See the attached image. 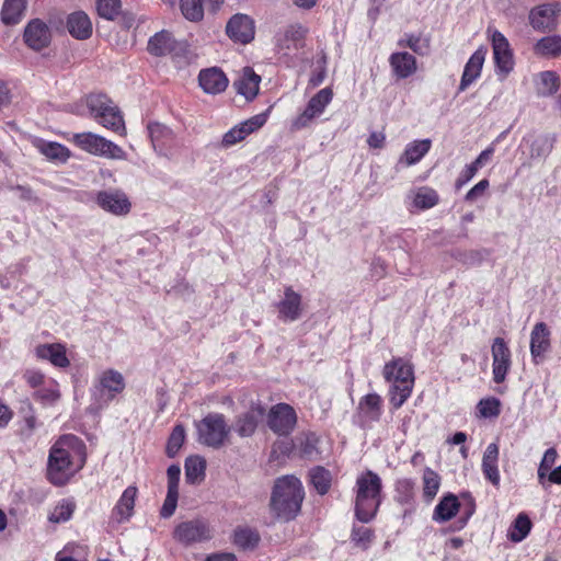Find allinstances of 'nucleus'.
<instances>
[{"mask_svg":"<svg viewBox=\"0 0 561 561\" xmlns=\"http://www.w3.org/2000/svg\"><path fill=\"white\" fill-rule=\"evenodd\" d=\"M278 311V319L283 322H294L298 320L302 313V298L301 295L293 289L286 287L284 297L276 305Z\"/></svg>","mask_w":561,"mask_h":561,"instance_id":"18","label":"nucleus"},{"mask_svg":"<svg viewBox=\"0 0 561 561\" xmlns=\"http://www.w3.org/2000/svg\"><path fill=\"white\" fill-rule=\"evenodd\" d=\"M226 33L233 42L248 44L255 35L254 21L247 14L237 13L229 19Z\"/></svg>","mask_w":561,"mask_h":561,"instance_id":"16","label":"nucleus"},{"mask_svg":"<svg viewBox=\"0 0 561 561\" xmlns=\"http://www.w3.org/2000/svg\"><path fill=\"white\" fill-rule=\"evenodd\" d=\"M198 83L205 93L215 95L227 89L229 80L221 69L211 67L199 71Z\"/></svg>","mask_w":561,"mask_h":561,"instance_id":"19","label":"nucleus"},{"mask_svg":"<svg viewBox=\"0 0 561 561\" xmlns=\"http://www.w3.org/2000/svg\"><path fill=\"white\" fill-rule=\"evenodd\" d=\"M85 445L78 436H60L50 447L47 479L57 486L67 484L85 465Z\"/></svg>","mask_w":561,"mask_h":561,"instance_id":"1","label":"nucleus"},{"mask_svg":"<svg viewBox=\"0 0 561 561\" xmlns=\"http://www.w3.org/2000/svg\"><path fill=\"white\" fill-rule=\"evenodd\" d=\"M460 503L454 494L445 495L436 505L433 519L435 522H447L451 519L459 511Z\"/></svg>","mask_w":561,"mask_h":561,"instance_id":"35","label":"nucleus"},{"mask_svg":"<svg viewBox=\"0 0 561 561\" xmlns=\"http://www.w3.org/2000/svg\"><path fill=\"white\" fill-rule=\"evenodd\" d=\"M89 115L106 129L126 136V126L118 106L105 94L91 93L83 100Z\"/></svg>","mask_w":561,"mask_h":561,"instance_id":"5","label":"nucleus"},{"mask_svg":"<svg viewBox=\"0 0 561 561\" xmlns=\"http://www.w3.org/2000/svg\"><path fill=\"white\" fill-rule=\"evenodd\" d=\"M550 346V331L547 324L543 322L536 323L530 333V354L533 360L538 364L545 357Z\"/></svg>","mask_w":561,"mask_h":561,"instance_id":"21","label":"nucleus"},{"mask_svg":"<svg viewBox=\"0 0 561 561\" xmlns=\"http://www.w3.org/2000/svg\"><path fill=\"white\" fill-rule=\"evenodd\" d=\"M560 12L561 8L558 3L537 5L529 12V23L537 31H551L557 25V16Z\"/></svg>","mask_w":561,"mask_h":561,"instance_id":"17","label":"nucleus"},{"mask_svg":"<svg viewBox=\"0 0 561 561\" xmlns=\"http://www.w3.org/2000/svg\"><path fill=\"white\" fill-rule=\"evenodd\" d=\"M173 538L187 547L210 540L213 531L205 520L192 519L180 523L174 528Z\"/></svg>","mask_w":561,"mask_h":561,"instance_id":"9","label":"nucleus"},{"mask_svg":"<svg viewBox=\"0 0 561 561\" xmlns=\"http://www.w3.org/2000/svg\"><path fill=\"white\" fill-rule=\"evenodd\" d=\"M489 185L490 183L486 179L481 180L471 190L468 191V193L465 196L466 201L474 202L477 198L484 194Z\"/></svg>","mask_w":561,"mask_h":561,"instance_id":"61","label":"nucleus"},{"mask_svg":"<svg viewBox=\"0 0 561 561\" xmlns=\"http://www.w3.org/2000/svg\"><path fill=\"white\" fill-rule=\"evenodd\" d=\"M310 481L319 494H325L331 486V474L322 467H317L310 472Z\"/></svg>","mask_w":561,"mask_h":561,"instance_id":"45","label":"nucleus"},{"mask_svg":"<svg viewBox=\"0 0 561 561\" xmlns=\"http://www.w3.org/2000/svg\"><path fill=\"white\" fill-rule=\"evenodd\" d=\"M95 202L104 211L115 216H125L131 208L127 195L119 190L100 191L96 194Z\"/></svg>","mask_w":561,"mask_h":561,"instance_id":"15","label":"nucleus"},{"mask_svg":"<svg viewBox=\"0 0 561 561\" xmlns=\"http://www.w3.org/2000/svg\"><path fill=\"white\" fill-rule=\"evenodd\" d=\"M305 497L302 484L295 476H284L275 481L272 496L271 511L280 520L294 519L301 508Z\"/></svg>","mask_w":561,"mask_h":561,"instance_id":"2","label":"nucleus"},{"mask_svg":"<svg viewBox=\"0 0 561 561\" xmlns=\"http://www.w3.org/2000/svg\"><path fill=\"white\" fill-rule=\"evenodd\" d=\"M176 47V42L168 31L154 34L148 42V51L153 56H167Z\"/></svg>","mask_w":561,"mask_h":561,"instance_id":"32","label":"nucleus"},{"mask_svg":"<svg viewBox=\"0 0 561 561\" xmlns=\"http://www.w3.org/2000/svg\"><path fill=\"white\" fill-rule=\"evenodd\" d=\"M551 150V144L546 137H538L531 141L530 159L545 158Z\"/></svg>","mask_w":561,"mask_h":561,"instance_id":"53","label":"nucleus"},{"mask_svg":"<svg viewBox=\"0 0 561 561\" xmlns=\"http://www.w3.org/2000/svg\"><path fill=\"white\" fill-rule=\"evenodd\" d=\"M400 47H408L420 56H427L431 51V37L422 33H405L399 41Z\"/></svg>","mask_w":561,"mask_h":561,"instance_id":"34","label":"nucleus"},{"mask_svg":"<svg viewBox=\"0 0 561 561\" xmlns=\"http://www.w3.org/2000/svg\"><path fill=\"white\" fill-rule=\"evenodd\" d=\"M492 374L495 383L505 381L512 367V353L502 337H495L491 345Z\"/></svg>","mask_w":561,"mask_h":561,"instance_id":"12","label":"nucleus"},{"mask_svg":"<svg viewBox=\"0 0 561 561\" xmlns=\"http://www.w3.org/2000/svg\"><path fill=\"white\" fill-rule=\"evenodd\" d=\"M381 486L380 477L370 470L357 477L355 516L362 523L375 517L381 502Z\"/></svg>","mask_w":561,"mask_h":561,"instance_id":"4","label":"nucleus"},{"mask_svg":"<svg viewBox=\"0 0 561 561\" xmlns=\"http://www.w3.org/2000/svg\"><path fill=\"white\" fill-rule=\"evenodd\" d=\"M197 440L208 447L219 449L227 444L231 427L220 413H209L196 423Z\"/></svg>","mask_w":561,"mask_h":561,"instance_id":"6","label":"nucleus"},{"mask_svg":"<svg viewBox=\"0 0 561 561\" xmlns=\"http://www.w3.org/2000/svg\"><path fill=\"white\" fill-rule=\"evenodd\" d=\"M185 439V430L182 425L174 426L167 445V454L174 457L182 447Z\"/></svg>","mask_w":561,"mask_h":561,"instance_id":"49","label":"nucleus"},{"mask_svg":"<svg viewBox=\"0 0 561 561\" xmlns=\"http://www.w3.org/2000/svg\"><path fill=\"white\" fill-rule=\"evenodd\" d=\"M386 136L381 131H373L368 139L367 144L371 148H382L385 145Z\"/></svg>","mask_w":561,"mask_h":561,"instance_id":"63","label":"nucleus"},{"mask_svg":"<svg viewBox=\"0 0 561 561\" xmlns=\"http://www.w3.org/2000/svg\"><path fill=\"white\" fill-rule=\"evenodd\" d=\"M121 0H96L99 14L107 20H113L119 11Z\"/></svg>","mask_w":561,"mask_h":561,"instance_id":"52","label":"nucleus"},{"mask_svg":"<svg viewBox=\"0 0 561 561\" xmlns=\"http://www.w3.org/2000/svg\"><path fill=\"white\" fill-rule=\"evenodd\" d=\"M34 398L39 400L44 404H54L60 398L58 383H54L51 387L43 388L34 393Z\"/></svg>","mask_w":561,"mask_h":561,"instance_id":"55","label":"nucleus"},{"mask_svg":"<svg viewBox=\"0 0 561 561\" xmlns=\"http://www.w3.org/2000/svg\"><path fill=\"white\" fill-rule=\"evenodd\" d=\"M374 533L370 528L360 526L354 527L352 530V540L363 549H367L371 542Z\"/></svg>","mask_w":561,"mask_h":561,"instance_id":"54","label":"nucleus"},{"mask_svg":"<svg viewBox=\"0 0 561 561\" xmlns=\"http://www.w3.org/2000/svg\"><path fill=\"white\" fill-rule=\"evenodd\" d=\"M321 115L318 113L314 108H311V106L307 105L305 111L298 115L295 121L293 122V128L296 130L302 129L307 127L313 118Z\"/></svg>","mask_w":561,"mask_h":561,"instance_id":"57","label":"nucleus"},{"mask_svg":"<svg viewBox=\"0 0 561 561\" xmlns=\"http://www.w3.org/2000/svg\"><path fill=\"white\" fill-rule=\"evenodd\" d=\"M67 28L77 39H87L92 34L91 20L82 11L73 12L68 16Z\"/></svg>","mask_w":561,"mask_h":561,"instance_id":"30","label":"nucleus"},{"mask_svg":"<svg viewBox=\"0 0 561 561\" xmlns=\"http://www.w3.org/2000/svg\"><path fill=\"white\" fill-rule=\"evenodd\" d=\"M23 378L32 387H39L44 382V374L39 370L28 369L24 373Z\"/></svg>","mask_w":561,"mask_h":561,"instance_id":"62","label":"nucleus"},{"mask_svg":"<svg viewBox=\"0 0 561 561\" xmlns=\"http://www.w3.org/2000/svg\"><path fill=\"white\" fill-rule=\"evenodd\" d=\"M183 16L192 22H198L204 16L202 0H180Z\"/></svg>","mask_w":561,"mask_h":561,"instance_id":"43","label":"nucleus"},{"mask_svg":"<svg viewBox=\"0 0 561 561\" xmlns=\"http://www.w3.org/2000/svg\"><path fill=\"white\" fill-rule=\"evenodd\" d=\"M263 414L264 410L259 407L238 416L233 425L234 431L240 437L252 436L257 427L259 417Z\"/></svg>","mask_w":561,"mask_h":561,"instance_id":"31","label":"nucleus"},{"mask_svg":"<svg viewBox=\"0 0 561 561\" xmlns=\"http://www.w3.org/2000/svg\"><path fill=\"white\" fill-rule=\"evenodd\" d=\"M440 485L439 476L432 469L426 468L423 473V495L427 500H433Z\"/></svg>","mask_w":561,"mask_h":561,"instance_id":"47","label":"nucleus"},{"mask_svg":"<svg viewBox=\"0 0 561 561\" xmlns=\"http://www.w3.org/2000/svg\"><path fill=\"white\" fill-rule=\"evenodd\" d=\"M558 458L556 448H549L543 454V457L539 463L537 471L538 482L546 488L547 486V473L552 469Z\"/></svg>","mask_w":561,"mask_h":561,"instance_id":"46","label":"nucleus"},{"mask_svg":"<svg viewBox=\"0 0 561 561\" xmlns=\"http://www.w3.org/2000/svg\"><path fill=\"white\" fill-rule=\"evenodd\" d=\"M501 402L496 398H486L478 403V411L482 417H495L500 414Z\"/></svg>","mask_w":561,"mask_h":561,"instance_id":"51","label":"nucleus"},{"mask_svg":"<svg viewBox=\"0 0 561 561\" xmlns=\"http://www.w3.org/2000/svg\"><path fill=\"white\" fill-rule=\"evenodd\" d=\"M297 423L294 408L287 403H278L271 408L267 414V425L277 435L290 434Z\"/></svg>","mask_w":561,"mask_h":561,"instance_id":"11","label":"nucleus"},{"mask_svg":"<svg viewBox=\"0 0 561 561\" xmlns=\"http://www.w3.org/2000/svg\"><path fill=\"white\" fill-rule=\"evenodd\" d=\"M494 146L491 145L490 147L484 149L473 162L466 165V168L462 170V172L456 180V187L460 188L462 185L467 184L476 175L478 170L491 159V157L494 153Z\"/></svg>","mask_w":561,"mask_h":561,"instance_id":"33","label":"nucleus"},{"mask_svg":"<svg viewBox=\"0 0 561 561\" xmlns=\"http://www.w3.org/2000/svg\"><path fill=\"white\" fill-rule=\"evenodd\" d=\"M138 490L135 485H129L122 493L117 503L112 510V519L118 524L126 523L134 514L135 502Z\"/></svg>","mask_w":561,"mask_h":561,"instance_id":"23","label":"nucleus"},{"mask_svg":"<svg viewBox=\"0 0 561 561\" xmlns=\"http://www.w3.org/2000/svg\"><path fill=\"white\" fill-rule=\"evenodd\" d=\"M259 540V534L250 528H239L233 535V542L242 549H253Z\"/></svg>","mask_w":561,"mask_h":561,"instance_id":"44","label":"nucleus"},{"mask_svg":"<svg viewBox=\"0 0 561 561\" xmlns=\"http://www.w3.org/2000/svg\"><path fill=\"white\" fill-rule=\"evenodd\" d=\"M560 87L559 76L554 71H542L538 76L537 91L539 95L548 96L554 94Z\"/></svg>","mask_w":561,"mask_h":561,"instance_id":"40","label":"nucleus"},{"mask_svg":"<svg viewBox=\"0 0 561 561\" xmlns=\"http://www.w3.org/2000/svg\"><path fill=\"white\" fill-rule=\"evenodd\" d=\"M382 376L390 383V404L393 409L401 408L413 391L415 381L413 365L403 357H394L385 364Z\"/></svg>","mask_w":561,"mask_h":561,"instance_id":"3","label":"nucleus"},{"mask_svg":"<svg viewBox=\"0 0 561 561\" xmlns=\"http://www.w3.org/2000/svg\"><path fill=\"white\" fill-rule=\"evenodd\" d=\"M485 56L486 48L483 46L479 47L470 56L469 60L465 65L460 84L458 87L459 92L466 91L481 76Z\"/></svg>","mask_w":561,"mask_h":561,"instance_id":"20","label":"nucleus"},{"mask_svg":"<svg viewBox=\"0 0 561 561\" xmlns=\"http://www.w3.org/2000/svg\"><path fill=\"white\" fill-rule=\"evenodd\" d=\"M168 491H179L181 468L178 465H171L167 470Z\"/></svg>","mask_w":561,"mask_h":561,"instance_id":"60","label":"nucleus"},{"mask_svg":"<svg viewBox=\"0 0 561 561\" xmlns=\"http://www.w3.org/2000/svg\"><path fill=\"white\" fill-rule=\"evenodd\" d=\"M432 141L430 139L414 140L407 145L398 164L410 167L419 161L430 151Z\"/></svg>","mask_w":561,"mask_h":561,"instance_id":"29","label":"nucleus"},{"mask_svg":"<svg viewBox=\"0 0 561 561\" xmlns=\"http://www.w3.org/2000/svg\"><path fill=\"white\" fill-rule=\"evenodd\" d=\"M179 491H168L164 499L163 505L160 511V515L163 518L171 517L178 506Z\"/></svg>","mask_w":561,"mask_h":561,"instance_id":"56","label":"nucleus"},{"mask_svg":"<svg viewBox=\"0 0 561 561\" xmlns=\"http://www.w3.org/2000/svg\"><path fill=\"white\" fill-rule=\"evenodd\" d=\"M261 77L250 67H244L234 80L233 87L236 91L243 95L245 100L252 101L259 93Z\"/></svg>","mask_w":561,"mask_h":561,"instance_id":"24","label":"nucleus"},{"mask_svg":"<svg viewBox=\"0 0 561 561\" xmlns=\"http://www.w3.org/2000/svg\"><path fill=\"white\" fill-rule=\"evenodd\" d=\"M70 141L81 150L96 157L112 160H125L127 157L118 145L91 131L73 134Z\"/></svg>","mask_w":561,"mask_h":561,"instance_id":"7","label":"nucleus"},{"mask_svg":"<svg viewBox=\"0 0 561 561\" xmlns=\"http://www.w3.org/2000/svg\"><path fill=\"white\" fill-rule=\"evenodd\" d=\"M488 37L491 42L495 73L499 80H505L514 70L515 60L508 39L496 28L488 27Z\"/></svg>","mask_w":561,"mask_h":561,"instance_id":"8","label":"nucleus"},{"mask_svg":"<svg viewBox=\"0 0 561 561\" xmlns=\"http://www.w3.org/2000/svg\"><path fill=\"white\" fill-rule=\"evenodd\" d=\"M500 449L497 444L491 443L488 445L482 457V472L484 478L491 482L494 486L500 485L501 477L497 467Z\"/></svg>","mask_w":561,"mask_h":561,"instance_id":"26","label":"nucleus"},{"mask_svg":"<svg viewBox=\"0 0 561 561\" xmlns=\"http://www.w3.org/2000/svg\"><path fill=\"white\" fill-rule=\"evenodd\" d=\"M307 30L300 24H290L279 30L275 35V51L288 57L304 46Z\"/></svg>","mask_w":561,"mask_h":561,"instance_id":"10","label":"nucleus"},{"mask_svg":"<svg viewBox=\"0 0 561 561\" xmlns=\"http://www.w3.org/2000/svg\"><path fill=\"white\" fill-rule=\"evenodd\" d=\"M26 0H4L1 10V20L4 24H16L23 18Z\"/></svg>","mask_w":561,"mask_h":561,"instance_id":"38","label":"nucleus"},{"mask_svg":"<svg viewBox=\"0 0 561 561\" xmlns=\"http://www.w3.org/2000/svg\"><path fill=\"white\" fill-rule=\"evenodd\" d=\"M76 504L70 500L59 502L49 515L51 523H64L71 518Z\"/></svg>","mask_w":561,"mask_h":561,"instance_id":"48","label":"nucleus"},{"mask_svg":"<svg viewBox=\"0 0 561 561\" xmlns=\"http://www.w3.org/2000/svg\"><path fill=\"white\" fill-rule=\"evenodd\" d=\"M35 354L39 359H46L59 368H66L70 365L66 347L60 343L41 344L36 346Z\"/></svg>","mask_w":561,"mask_h":561,"instance_id":"27","label":"nucleus"},{"mask_svg":"<svg viewBox=\"0 0 561 561\" xmlns=\"http://www.w3.org/2000/svg\"><path fill=\"white\" fill-rule=\"evenodd\" d=\"M148 133L153 146L156 147V145L160 142L162 138L170 134V130L162 124L151 123L148 125Z\"/></svg>","mask_w":561,"mask_h":561,"instance_id":"59","label":"nucleus"},{"mask_svg":"<svg viewBox=\"0 0 561 561\" xmlns=\"http://www.w3.org/2000/svg\"><path fill=\"white\" fill-rule=\"evenodd\" d=\"M24 41L26 45L34 50H41L47 47L50 43L48 26L39 20L31 21L25 27Z\"/></svg>","mask_w":561,"mask_h":561,"instance_id":"22","label":"nucleus"},{"mask_svg":"<svg viewBox=\"0 0 561 561\" xmlns=\"http://www.w3.org/2000/svg\"><path fill=\"white\" fill-rule=\"evenodd\" d=\"M531 529V522L526 514H519L512 528L508 530V538L513 542H519L529 534Z\"/></svg>","mask_w":561,"mask_h":561,"instance_id":"42","label":"nucleus"},{"mask_svg":"<svg viewBox=\"0 0 561 561\" xmlns=\"http://www.w3.org/2000/svg\"><path fill=\"white\" fill-rule=\"evenodd\" d=\"M389 64L393 75L399 79L409 78L417 70L416 58L408 51L391 54Z\"/></svg>","mask_w":561,"mask_h":561,"instance_id":"28","label":"nucleus"},{"mask_svg":"<svg viewBox=\"0 0 561 561\" xmlns=\"http://www.w3.org/2000/svg\"><path fill=\"white\" fill-rule=\"evenodd\" d=\"M98 388L106 400H113L125 389V379L123 375L115 369H106L99 376Z\"/></svg>","mask_w":561,"mask_h":561,"instance_id":"25","label":"nucleus"},{"mask_svg":"<svg viewBox=\"0 0 561 561\" xmlns=\"http://www.w3.org/2000/svg\"><path fill=\"white\" fill-rule=\"evenodd\" d=\"M267 113L268 110L232 127L222 136L221 146L224 148H229L245 139L250 134L260 129L267 121Z\"/></svg>","mask_w":561,"mask_h":561,"instance_id":"14","label":"nucleus"},{"mask_svg":"<svg viewBox=\"0 0 561 561\" xmlns=\"http://www.w3.org/2000/svg\"><path fill=\"white\" fill-rule=\"evenodd\" d=\"M206 561H236V556L232 553H213L206 558Z\"/></svg>","mask_w":561,"mask_h":561,"instance_id":"64","label":"nucleus"},{"mask_svg":"<svg viewBox=\"0 0 561 561\" xmlns=\"http://www.w3.org/2000/svg\"><path fill=\"white\" fill-rule=\"evenodd\" d=\"M206 461L203 457L191 456L185 461V479L187 483L196 484L204 480Z\"/></svg>","mask_w":561,"mask_h":561,"instance_id":"39","label":"nucleus"},{"mask_svg":"<svg viewBox=\"0 0 561 561\" xmlns=\"http://www.w3.org/2000/svg\"><path fill=\"white\" fill-rule=\"evenodd\" d=\"M36 148L47 159L65 163L70 158V150L59 142L37 140Z\"/></svg>","mask_w":561,"mask_h":561,"instance_id":"36","label":"nucleus"},{"mask_svg":"<svg viewBox=\"0 0 561 561\" xmlns=\"http://www.w3.org/2000/svg\"><path fill=\"white\" fill-rule=\"evenodd\" d=\"M382 414V398L374 392L362 397L354 415L355 422L362 427H370Z\"/></svg>","mask_w":561,"mask_h":561,"instance_id":"13","label":"nucleus"},{"mask_svg":"<svg viewBox=\"0 0 561 561\" xmlns=\"http://www.w3.org/2000/svg\"><path fill=\"white\" fill-rule=\"evenodd\" d=\"M534 53L539 57L554 58L561 55V37L550 35L540 38L534 46Z\"/></svg>","mask_w":561,"mask_h":561,"instance_id":"37","label":"nucleus"},{"mask_svg":"<svg viewBox=\"0 0 561 561\" xmlns=\"http://www.w3.org/2000/svg\"><path fill=\"white\" fill-rule=\"evenodd\" d=\"M333 92L330 88H324L316 93L308 105L314 108L318 113L322 114L327 105L332 101Z\"/></svg>","mask_w":561,"mask_h":561,"instance_id":"50","label":"nucleus"},{"mask_svg":"<svg viewBox=\"0 0 561 561\" xmlns=\"http://www.w3.org/2000/svg\"><path fill=\"white\" fill-rule=\"evenodd\" d=\"M321 115L318 113L314 108H311V106L307 105L305 111L298 115L295 121L293 122V128L296 130L302 129L307 127L313 118Z\"/></svg>","mask_w":561,"mask_h":561,"instance_id":"58","label":"nucleus"},{"mask_svg":"<svg viewBox=\"0 0 561 561\" xmlns=\"http://www.w3.org/2000/svg\"><path fill=\"white\" fill-rule=\"evenodd\" d=\"M438 201L439 197L435 190L423 186L415 192L413 205L419 209H427L434 207Z\"/></svg>","mask_w":561,"mask_h":561,"instance_id":"41","label":"nucleus"}]
</instances>
